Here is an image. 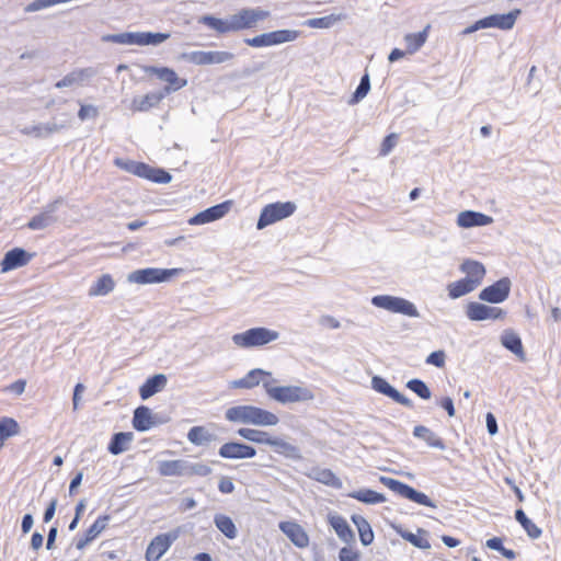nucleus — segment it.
<instances>
[{"mask_svg": "<svg viewBox=\"0 0 561 561\" xmlns=\"http://www.w3.org/2000/svg\"><path fill=\"white\" fill-rule=\"evenodd\" d=\"M275 381V379L263 380V388L270 399L280 404L307 402L314 399L312 390L306 386H274Z\"/></svg>", "mask_w": 561, "mask_h": 561, "instance_id": "1", "label": "nucleus"}, {"mask_svg": "<svg viewBox=\"0 0 561 561\" xmlns=\"http://www.w3.org/2000/svg\"><path fill=\"white\" fill-rule=\"evenodd\" d=\"M169 38V33L124 32L118 34H105L101 37V41L121 45L158 46Z\"/></svg>", "mask_w": 561, "mask_h": 561, "instance_id": "2", "label": "nucleus"}, {"mask_svg": "<svg viewBox=\"0 0 561 561\" xmlns=\"http://www.w3.org/2000/svg\"><path fill=\"white\" fill-rule=\"evenodd\" d=\"M279 337L277 331L259 327L232 335V342L242 348H251L266 345Z\"/></svg>", "mask_w": 561, "mask_h": 561, "instance_id": "3", "label": "nucleus"}, {"mask_svg": "<svg viewBox=\"0 0 561 561\" xmlns=\"http://www.w3.org/2000/svg\"><path fill=\"white\" fill-rule=\"evenodd\" d=\"M178 268H158L147 267L136 270L127 275V280L133 284L147 285L158 284L170 280L173 276L178 275Z\"/></svg>", "mask_w": 561, "mask_h": 561, "instance_id": "4", "label": "nucleus"}, {"mask_svg": "<svg viewBox=\"0 0 561 561\" xmlns=\"http://www.w3.org/2000/svg\"><path fill=\"white\" fill-rule=\"evenodd\" d=\"M270 12L262 8H243L230 15L232 33L256 27L257 23L266 20Z\"/></svg>", "mask_w": 561, "mask_h": 561, "instance_id": "5", "label": "nucleus"}, {"mask_svg": "<svg viewBox=\"0 0 561 561\" xmlns=\"http://www.w3.org/2000/svg\"><path fill=\"white\" fill-rule=\"evenodd\" d=\"M300 35L296 30H277L268 33H262L251 38H244L248 46L260 48L274 45H280L296 41Z\"/></svg>", "mask_w": 561, "mask_h": 561, "instance_id": "6", "label": "nucleus"}, {"mask_svg": "<svg viewBox=\"0 0 561 561\" xmlns=\"http://www.w3.org/2000/svg\"><path fill=\"white\" fill-rule=\"evenodd\" d=\"M233 58L234 54L227 50H194L181 55V59L196 66L226 64Z\"/></svg>", "mask_w": 561, "mask_h": 561, "instance_id": "7", "label": "nucleus"}, {"mask_svg": "<svg viewBox=\"0 0 561 561\" xmlns=\"http://www.w3.org/2000/svg\"><path fill=\"white\" fill-rule=\"evenodd\" d=\"M295 210L296 205L291 202L268 204L261 210L256 228L262 230L276 221L291 216Z\"/></svg>", "mask_w": 561, "mask_h": 561, "instance_id": "8", "label": "nucleus"}, {"mask_svg": "<svg viewBox=\"0 0 561 561\" xmlns=\"http://www.w3.org/2000/svg\"><path fill=\"white\" fill-rule=\"evenodd\" d=\"M388 490L393 492L396 495L407 499L411 502L417 503L420 505H424L427 507L436 508V504L424 493L419 492L412 486L400 482L398 480L388 478Z\"/></svg>", "mask_w": 561, "mask_h": 561, "instance_id": "9", "label": "nucleus"}, {"mask_svg": "<svg viewBox=\"0 0 561 561\" xmlns=\"http://www.w3.org/2000/svg\"><path fill=\"white\" fill-rule=\"evenodd\" d=\"M179 529L156 536L147 547L145 554L146 560L159 561L160 558L169 550L171 545L179 538Z\"/></svg>", "mask_w": 561, "mask_h": 561, "instance_id": "10", "label": "nucleus"}, {"mask_svg": "<svg viewBox=\"0 0 561 561\" xmlns=\"http://www.w3.org/2000/svg\"><path fill=\"white\" fill-rule=\"evenodd\" d=\"M62 202L64 199L61 197H58L51 203L44 206L42 211L32 217V219L27 222V228L31 230H43L56 224L58 221V217L55 213L62 204Z\"/></svg>", "mask_w": 561, "mask_h": 561, "instance_id": "11", "label": "nucleus"}, {"mask_svg": "<svg viewBox=\"0 0 561 561\" xmlns=\"http://www.w3.org/2000/svg\"><path fill=\"white\" fill-rule=\"evenodd\" d=\"M144 71L148 75H154L158 79L168 83L162 91L165 95L172 91H178L187 84L186 79L179 78L176 72L168 67L146 66L144 67Z\"/></svg>", "mask_w": 561, "mask_h": 561, "instance_id": "12", "label": "nucleus"}, {"mask_svg": "<svg viewBox=\"0 0 561 561\" xmlns=\"http://www.w3.org/2000/svg\"><path fill=\"white\" fill-rule=\"evenodd\" d=\"M232 201H226L215 206H211L188 219L192 226L205 225L225 217L231 209Z\"/></svg>", "mask_w": 561, "mask_h": 561, "instance_id": "13", "label": "nucleus"}, {"mask_svg": "<svg viewBox=\"0 0 561 561\" xmlns=\"http://www.w3.org/2000/svg\"><path fill=\"white\" fill-rule=\"evenodd\" d=\"M511 285L510 278L503 277L493 285L482 289L479 294V298L491 304L503 302L510 295Z\"/></svg>", "mask_w": 561, "mask_h": 561, "instance_id": "14", "label": "nucleus"}, {"mask_svg": "<svg viewBox=\"0 0 561 561\" xmlns=\"http://www.w3.org/2000/svg\"><path fill=\"white\" fill-rule=\"evenodd\" d=\"M467 317L472 321H482L488 319H502L505 311L497 307H490L479 302H470L466 310Z\"/></svg>", "mask_w": 561, "mask_h": 561, "instance_id": "15", "label": "nucleus"}, {"mask_svg": "<svg viewBox=\"0 0 561 561\" xmlns=\"http://www.w3.org/2000/svg\"><path fill=\"white\" fill-rule=\"evenodd\" d=\"M69 123L67 121L57 123L54 121L48 123H39L31 126H25L21 129V133L26 136H33L35 138H47L53 134L59 133L67 128Z\"/></svg>", "mask_w": 561, "mask_h": 561, "instance_id": "16", "label": "nucleus"}, {"mask_svg": "<svg viewBox=\"0 0 561 561\" xmlns=\"http://www.w3.org/2000/svg\"><path fill=\"white\" fill-rule=\"evenodd\" d=\"M218 454L226 459H245L253 458L256 455V450L247 444L229 442L219 448Z\"/></svg>", "mask_w": 561, "mask_h": 561, "instance_id": "17", "label": "nucleus"}, {"mask_svg": "<svg viewBox=\"0 0 561 561\" xmlns=\"http://www.w3.org/2000/svg\"><path fill=\"white\" fill-rule=\"evenodd\" d=\"M32 256L33 254L21 248H14L10 250L4 254V257L0 263L1 272L5 273L11 270L24 266L31 261Z\"/></svg>", "mask_w": 561, "mask_h": 561, "instance_id": "18", "label": "nucleus"}, {"mask_svg": "<svg viewBox=\"0 0 561 561\" xmlns=\"http://www.w3.org/2000/svg\"><path fill=\"white\" fill-rule=\"evenodd\" d=\"M272 374L261 368H254L250 370L243 378L233 380L231 382L232 388L252 389L259 386L263 380H271Z\"/></svg>", "mask_w": 561, "mask_h": 561, "instance_id": "19", "label": "nucleus"}, {"mask_svg": "<svg viewBox=\"0 0 561 561\" xmlns=\"http://www.w3.org/2000/svg\"><path fill=\"white\" fill-rule=\"evenodd\" d=\"M492 222L493 218L491 216L474 210H465L457 216V225L460 228L482 227Z\"/></svg>", "mask_w": 561, "mask_h": 561, "instance_id": "20", "label": "nucleus"}, {"mask_svg": "<svg viewBox=\"0 0 561 561\" xmlns=\"http://www.w3.org/2000/svg\"><path fill=\"white\" fill-rule=\"evenodd\" d=\"M279 529L290 539L298 548H305L309 543V537L305 529L295 522L279 523Z\"/></svg>", "mask_w": 561, "mask_h": 561, "instance_id": "21", "label": "nucleus"}, {"mask_svg": "<svg viewBox=\"0 0 561 561\" xmlns=\"http://www.w3.org/2000/svg\"><path fill=\"white\" fill-rule=\"evenodd\" d=\"M519 14V9H515L506 14H492L483 18V23L485 28L497 27L500 30H511Z\"/></svg>", "mask_w": 561, "mask_h": 561, "instance_id": "22", "label": "nucleus"}, {"mask_svg": "<svg viewBox=\"0 0 561 561\" xmlns=\"http://www.w3.org/2000/svg\"><path fill=\"white\" fill-rule=\"evenodd\" d=\"M388 311L400 313L410 318H419L420 312L415 305L404 298L388 295Z\"/></svg>", "mask_w": 561, "mask_h": 561, "instance_id": "23", "label": "nucleus"}, {"mask_svg": "<svg viewBox=\"0 0 561 561\" xmlns=\"http://www.w3.org/2000/svg\"><path fill=\"white\" fill-rule=\"evenodd\" d=\"M96 71L92 67L77 69L66 75L61 80L57 81L55 87L58 89L71 87L73 84H82L85 80L94 77Z\"/></svg>", "mask_w": 561, "mask_h": 561, "instance_id": "24", "label": "nucleus"}, {"mask_svg": "<svg viewBox=\"0 0 561 561\" xmlns=\"http://www.w3.org/2000/svg\"><path fill=\"white\" fill-rule=\"evenodd\" d=\"M153 419H157V414L145 405L138 407L134 411L133 426L138 432H146L153 427Z\"/></svg>", "mask_w": 561, "mask_h": 561, "instance_id": "25", "label": "nucleus"}, {"mask_svg": "<svg viewBox=\"0 0 561 561\" xmlns=\"http://www.w3.org/2000/svg\"><path fill=\"white\" fill-rule=\"evenodd\" d=\"M168 379L164 374H157L146 380L140 387L139 394L142 400H147L161 391L167 386Z\"/></svg>", "mask_w": 561, "mask_h": 561, "instance_id": "26", "label": "nucleus"}, {"mask_svg": "<svg viewBox=\"0 0 561 561\" xmlns=\"http://www.w3.org/2000/svg\"><path fill=\"white\" fill-rule=\"evenodd\" d=\"M187 460H161L158 462V471L163 477H186Z\"/></svg>", "mask_w": 561, "mask_h": 561, "instance_id": "27", "label": "nucleus"}, {"mask_svg": "<svg viewBox=\"0 0 561 561\" xmlns=\"http://www.w3.org/2000/svg\"><path fill=\"white\" fill-rule=\"evenodd\" d=\"M164 92H151L144 96L135 98L131 102V110L137 112H147L159 105L164 99Z\"/></svg>", "mask_w": 561, "mask_h": 561, "instance_id": "28", "label": "nucleus"}, {"mask_svg": "<svg viewBox=\"0 0 561 561\" xmlns=\"http://www.w3.org/2000/svg\"><path fill=\"white\" fill-rule=\"evenodd\" d=\"M279 422L278 416L267 410L252 405L250 425L275 426Z\"/></svg>", "mask_w": 561, "mask_h": 561, "instance_id": "29", "label": "nucleus"}, {"mask_svg": "<svg viewBox=\"0 0 561 561\" xmlns=\"http://www.w3.org/2000/svg\"><path fill=\"white\" fill-rule=\"evenodd\" d=\"M460 270L467 274L465 278L473 282L472 285L476 287L481 284L485 275V268L483 264L473 260H466L461 264Z\"/></svg>", "mask_w": 561, "mask_h": 561, "instance_id": "30", "label": "nucleus"}, {"mask_svg": "<svg viewBox=\"0 0 561 561\" xmlns=\"http://www.w3.org/2000/svg\"><path fill=\"white\" fill-rule=\"evenodd\" d=\"M268 446L273 447L275 453L283 455L286 458L293 460L301 459L300 449L297 446L288 442H285L282 438L272 437L271 440L268 442Z\"/></svg>", "mask_w": 561, "mask_h": 561, "instance_id": "31", "label": "nucleus"}, {"mask_svg": "<svg viewBox=\"0 0 561 561\" xmlns=\"http://www.w3.org/2000/svg\"><path fill=\"white\" fill-rule=\"evenodd\" d=\"M346 19L347 14L343 12L331 13L321 18L309 19L305 22V24L311 28H331Z\"/></svg>", "mask_w": 561, "mask_h": 561, "instance_id": "32", "label": "nucleus"}, {"mask_svg": "<svg viewBox=\"0 0 561 561\" xmlns=\"http://www.w3.org/2000/svg\"><path fill=\"white\" fill-rule=\"evenodd\" d=\"M198 22L219 34L232 33L230 15L226 19H219L214 15H203L199 18Z\"/></svg>", "mask_w": 561, "mask_h": 561, "instance_id": "33", "label": "nucleus"}, {"mask_svg": "<svg viewBox=\"0 0 561 561\" xmlns=\"http://www.w3.org/2000/svg\"><path fill=\"white\" fill-rule=\"evenodd\" d=\"M115 282L110 274H103L98 280L89 288L88 295L90 297L106 296L114 290Z\"/></svg>", "mask_w": 561, "mask_h": 561, "instance_id": "34", "label": "nucleus"}, {"mask_svg": "<svg viewBox=\"0 0 561 561\" xmlns=\"http://www.w3.org/2000/svg\"><path fill=\"white\" fill-rule=\"evenodd\" d=\"M252 405H236L226 410L225 417L232 423L250 424Z\"/></svg>", "mask_w": 561, "mask_h": 561, "instance_id": "35", "label": "nucleus"}, {"mask_svg": "<svg viewBox=\"0 0 561 561\" xmlns=\"http://www.w3.org/2000/svg\"><path fill=\"white\" fill-rule=\"evenodd\" d=\"M413 435L426 442V444L431 447L437 448L439 450H444L446 448L443 439L426 426H415L413 430Z\"/></svg>", "mask_w": 561, "mask_h": 561, "instance_id": "36", "label": "nucleus"}, {"mask_svg": "<svg viewBox=\"0 0 561 561\" xmlns=\"http://www.w3.org/2000/svg\"><path fill=\"white\" fill-rule=\"evenodd\" d=\"M133 433L131 432H119L113 435L110 444H108V451L112 455H119L128 449V445L133 440Z\"/></svg>", "mask_w": 561, "mask_h": 561, "instance_id": "37", "label": "nucleus"}, {"mask_svg": "<svg viewBox=\"0 0 561 561\" xmlns=\"http://www.w3.org/2000/svg\"><path fill=\"white\" fill-rule=\"evenodd\" d=\"M392 527L401 535L403 539L412 543L414 547L423 550L431 548L428 540L425 537H423L427 535L426 530L419 528L417 534H412L410 531L402 530L401 528L394 525H392Z\"/></svg>", "mask_w": 561, "mask_h": 561, "instance_id": "38", "label": "nucleus"}, {"mask_svg": "<svg viewBox=\"0 0 561 561\" xmlns=\"http://www.w3.org/2000/svg\"><path fill=\"white\" fill-rule=\"evenodd\" d=\"M187 439L196 446H203L213 442L215 435L204 426H193L187 433Z\"/></svg>", "mask_w": 561, "mask_h": 561, "instance_id": "39", "label": "nucleus"}, {"mask_svg": "<svg viewBox=\"0 0 561 561\" xmlns=\"http://www.w3.org/2000/svg\"><path fill=\"white\" fill-rule=\"evenodd\" d=\"M214 523L219 531H221L227 538L234 539L238 535V529L233 520L225 514H216Z\"/></svg>", "mask_w": 561, "mask_h": 561, "instance_id": "40", "label": "nucleus"}, {"mask_svg": "<svg viewBox=\"0 0 561 561\" xmlns=\"http://www.w3.org/2000/svg\"><path fill=\"white\" fill-rule=\"evenodd\" d=\"M472 283L473 282H470L469 279L466 278L450 283L447 286L448 296L451 299H457L473 291L477 287L473 286Z\"/></svg>", "mask_w": 561, "mask_h": 561, "instance_id": "41", "label": "nucleus"}, {"mask_svg": "<svg viewBox=\"0 0 561 561\" xmlns=\"http://www.w3.org/2000/svg\"><path fill=\"white\" fill-rule=\"evenodd\" d=\"M330 524L335 530L336 535L345 542H350L354 539V533L350 528L346 520L341 516H331Z\"/></svg>", "mask_w": 561, "mask_h": 561, "instance_id": "42", "label": "nucleus"}, {"mask_svg": "<svg viewBox=\"0 0 561 561\" xmlns=\"http://www.w3.org/2000/svg\"><path fill=\"white\" fill-rule=\"evenodd\" d=\"M237 433L242 438H244L249 442H252V443H256V444L268 445V442L272 438L267 432L249 428V427H241L237 431Z\"/></svg>", "mask_w": 561, "mask_h": 561, "instance_id": "43", "label": "nucleus"}, {"mask_svg": "<svg viewBox=\"0 0 561 561\" xmlns=\"http://www.w3.org/2000/svg\"><path fill=\"white\" fill-rule=\"evenodd\" d=\"M515 518L531 539H538L541 536V529L526 516L523 510L515 512Z\"/></svg>", "mask_w": 561, "mask_h": 561, "instance_id": "44", "label": "nucleus"}, {"mask_svg": "<svg viewBox=\"0 0 561 561\" xmlns=\"http://www.w3.org/2000/svg\"><path fill=\"white\" fill-rule=\"evenodd\" d=\"M350 496L367 504L381 503L386 500L382 493L369 489H363L350 493Z\"/></svg>", "mask_w": 561, "mask_h": 561, "instance_id": "45", "label": "nucleus"}, {"mask_svg": "<svg viewBox=\"0 0 561 561\" xmlns=\"http://www.w3.org/2000/svg\"><path fill=\"white\" fill-rule=\"evenodd\" d=\"M501 341L503 346H505L512 353L519 357L524 356L522 341L517 334H515L514 332H504V334L501 337Z\"/></svg>", "mask_w": 561, "mask_h": 561, "instance_id": "46", "label": "nucleus"}, {"mask_svg": "<svg viewBox=\"0 0 561 561\" xmlns=\"http://www.w3.org/2000/svg\"><path fill=\"white\" fill-rule=\"evenodd\" d=\"M115 164L131 173V174H135L139 178H142V175H147L145 172L148 170L147 169V164L146 163H142V162H136V161H133V160H124V159H116L115 160Z\"/></svg>", "mask_w": 561, "mask_h": 561, "instance_id": "47", "label": "nucleus"}, {"mask_svg": "<svg viewBox=\"0 0 561 561\" xmlns=\"http://www.w3.org/2000/svg\"><path fill=\"white\" fill-rule=\"evenodd\" d=\"M19 433V424L11 417L0 420V443Z\"/></svg>", "mask_w": 561, "mask_h": 561, "instance_id": "48", "label": "nucleus"}, {"mask_svg": "<svg viewBox=\"0 0 561 561\" xmlns=\"http://www.w3.org/2000/svg\"><path fill=\"white\" fill-rule=\"evenodd\" d=\"M426 37H427L426 28L416 34H408L405 36L407 53L411 55V54H414L416 50H419L425 43Z\"/></svg>", "mask_w": 561, "mask_h": 561, "instance_id": "49", "label": "nucleus"}, {"mask_svg": "<svg viewBox=\"0 0 561 561\" xmlns=\"http://www.w3.org/2000/svg\"><path fill=\"white\" fill-rule=\"evenodd\" d=\"M369 90H370L369 75L365 73L362 77L358 87L356 88L355 92L353 93L352 98L348 100L347 103L350 105H354V104L360 102L367 95Z\"/></svg>", "mask_w": 561, "mask_h": 561, "instance_id": "50", "label": "nucleus"}, {"mask_svg": "<svg viewBox=\"0 0 561 561\" xmlns=\"http://www.w3.org/2000/svg\"><path fill=\"white\" fill-rule=\"evenodd\" d=\"M312 478L330 486H339L341 484L340 479L330 469H316L313 470Z\"/></svg>", "mask_w": 561, "mask_h": 561, "instance_id": "51", "label": "nucleus"}, {"mask_svg": "<svg viewBox=\"0 0 561 561\" xmlns=\"http://www.w3.org/2000/svg\"><path fill=\"white\" fill-rule=\"evenodd\" d=\"M147 175H142L144 179L150 180L156 183H169L172 179L171 174L163 169L152 168L147 164Z\"/></svg>", "mask_w": 561, "mask_h": 561, "instance_id": "52", "label": "nucleus"}, {"mask_svg": "<svg viewBox=\"0 0 561 561\" xmlns=\"http://www.w3.org/2000/svg\"><path fill=\"white\" fill-rule=\"evenodd\" d=\"M407 387L424 400H428L431 398V390L426 383L420 379H411L408 381Z\"/></svg>", "mask_w": 561, "mask_h": 561, "instance_id": "53", "label": "nucleus"}, {"mask_svg": "<svg viewBox=\"0 0 561 561\" xmlns=\"http://www.w3.org/2000/svg\"><path fill=\"white\" fill-rule=\"evenodd\" d=\"M211 473V468L202 462H186V477H206Z\"/></svg>", "mask_w": 561, "mask_h": 561, "instance_id": "54", "label": "nucleus"}, {"mask_svg": "<svg viewBox=\"0 0 561 561\" xmlns=\"http://www.w3.org/2000/svg\"><path fill=\"white\" fill-rule=\"evenodd\" d=\"M110 520L108 515L100 516L87 530V535L94 540L107 526Z\"/></svg>", "mask_w": 561, "mask_h": 561, "instance_id": "55", "label": "nucleus"}, {"mask_svg": "<svg viewBox=\"0 0 561 561\" xmlns=\"http://www.w3.org/2000/svg\"><path fill=\"white\" fill-rule=\"evenodd\" d=\"M58 3H64V0H34L24 10L25 12H36Z\"/></svg>", "mask_w": 561, "mask_h": 561, "instance_id": "56", "label": "nucleus"}, {"mask_svg": "<svg viewBox=\"0 0 561 561\" xmlns=\"http://www.w3.org/2000/svg\"><path fill=\"white\" fill-rule=\"evenodd\" d=\"M445 360H446V354L443 350H439V351L432 352L427 356L426 364L434 365L438 368H442L445 366Z\"/></svg>", "mask_w": 561, "mask_h": 561, "instance_id": "57", "label": "nucleus"}, {"mask_svg": "<svg viewBox=\"0 0 561 561\" xmlns=\"http://www.w3.org/2000/svg\"><path fill=\"white\" fill-rule=\"evenodd\" d=\"M98 115H99L98 107L94 105H91V104H88V105L81 104V107L78 112V117L82 122L88 118H95V117H98Z\"/></svg>", "mask_w": 561, "mask_h": 561, "instance_id": "58", "label": "nucleus"}, {"mask_svg": "<svg viewBox=\"0 0 561 561\" xmlns=\"http://www.w3.org/2000/svg\"><path fill=\"white\" fill-rule=\"evenodd\" d=\"M388 397L408 408L413 407V403L410 399H408L407 397L401 394L396 388H393L389 383H388Z\"/></svg>", "mask_w": 561, "mask_h": 561, "instance_id": "59", "label": "nucleus"}, {"mask_svg": "<svg viewBox=\"0 0 561 561\" xmlns=\"http://www.w3.org/2000/svg\"><path fill=\"white\" fill-rule=\"evenodd\" d=\"M340 561H358L359 556L351 548H342L339 553Z\"/></svg>", "mask_w": 561, "mask_h": 561, "instance_id": "60", "label": "nucleus"}, {"mask_svg": "<svg viewBox=\"0 0 561 561\" xmlns=\"http://www.w3.org/2000/svg\"><path fill=\"white\" fill-rule=\"evenodd\" d=\"M218 489L224 494H230L234 490V484L230 478L224 477L218 483Z\"/></svg>", "mask_w": 561, "mask_h": 561, "instance_id": "61", "label": "nucleus"}, {"mask_svg": "<svg viewBox=\"0 0 561 561\" xmlns=\"http://www.w3.org/2000/svg\"><path fill=\"white\" fill-rule=\"evenodd\" d=\"M352 522L357 527L358 533H362L364 530H368L370 528L369 523L360 515L354 514L352 516Z\"/></svg>", "mask_w": 561, "mask_h": 561, "instance_id": "62", "label": "nucleus"}, {"mask_svg": "<svg viewBox=\"0 0 561 561\" xmlns=\"http://www.w3.org/2000/svg\"><path fill=\"white\" fill-rule=\"evenodd\" d=\"M57 503H58L57 499H53L50 501L49 505L46 507V510L44 512V516H43V520L45 523H49L54 518Z\"/></svg>", "mask_w": 561, "mask_h": 561, "instance_id": "63", "label": "nucleus"}, {"mask_svg": "<svg viewBox=\"0 0 561 561\" xmlns=\"http://www.w3.org/2000/svg\"><path fill=\"white\" fill-rule=\"evenodd\" d=\"M485 421L489 434L495 435L497 433V423L495 416L489 412L485 416Z\"/></svg>", "mask_w": 561, "mask_h": 561, "instance_id": "64", "label": "nucleus"}]
</instances>
